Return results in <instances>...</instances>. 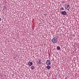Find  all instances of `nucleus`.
<instances>
[{"label": "nucleus", "mask_w": 79, "mask_h": 79, "mask_svg": "<svg viewBox=\"0 0 79 79\" xmlns=\"http://www.w3.org/2000/svg\"><path fill=\"white\" fill-rule=\"evenodd\" d=\"M52 41L53 43L54 44H55L58 41V40L57 39V38H53L52 40Z\"/></svg>", "instance_id": "1"}, {"label": "nucleus", "mask_w": 79, "mask_h": 79, "mask_svg": "<svg viewBox=\"0 0 79 79\" xmlns=\"http://www.w3.org/2000/svg\"><path fill=\"white\" fill-rule=\"evenodd\" d=\"M46 64L48 65H50L51 64V61H50V60H47L46 62Z\"/></svg>", "instance_id": "2"}, {"label": "nucleus", "mask_w": 79, "mask_h": 79, "mask_svg": "<svg viewBox=\"0 0 79 79\" xmlns=\"http://www.w3.org/2000/svg\"><path fill=\"white\" fill-rule=\"evenodd\" d=\"M61 14L63 15H66V12L65 11H62L61 12Z\"/></svg>", "instance_id": "3"}, {"label": "nucleus", "mask_w": 79, "mask_h": 79, "mask_svg": "<svg viewBox=\"0 0 79 79\" xmlns=\"http://www.w3.org/2000/svg\"><path fill=\"white\" fill-rule=\"evenodd\" d=\"M33 64V63H32V62H29L28 63V65H29V66H32Z\"/></svg>", "instance_id": "4"}, {"label": "nucleus", "mask_w": 79, "mask_h": 79, "mask_svg": "<svg viewBox=\"0 0 79 79\" xmlns=\"http://www.w3.org/2000/svg\"><path fill=\"white\" fill-rule=\"evenodd\" d=\"M46 68L48 70H50L51 69V67L49 65H48L46 66Z\"/></svg>", "instance_id": "5"}, {"label": "nucleus", "mask_w": 79, "mask_h": 79, "mask_svg": "<svg viewBox=\"0 0 79 79\" xmlns=\"http://www.w3.org/2000/svg\"><path fill=\"white\" fill-rule=\"evenodd\" d=\"M37 63H38V64H41V62H40V60H38L37 61Z\"/></svg>", "instance_id": "6"}, {"label": "nucleus", "mask_w": 79, "mask_h": 79, "mask_svg": "<svg viewBox=\"0 0 79 79\" xmlns=\"http://www.w3.org/2000/svg\"><path fill=\"white\" fill-rule=\"evenodd\" d=\"M31 69L32 70L33 69H34L35 68V67H34V66L32 65L31 67Z\"/></svg>", "instance_id": "7"}, {"label": "nucleus", "mask_w": 79, "mask_h": 79, "mask_svg": "<svg viewBox=\"0 0 79 79\" xmlns=\"http://www.w3.org/2000/svg\"><path fill=\"white\" fill-rule=\"evenodd\" d=\"M67 8H70V6H69V5L68 4L67 5Z\"/></svg>", "instance_id": "8"}, {"label": "nucleus", "mask_w": 79, "mask_h": 79, "mask_svg": "<svg viewBox=\"0 0 79 79\" xmlns=\"http://www.w3.org/2000/svg\"><path fill=\"white\" fill-rule=\"evenodd\" d=\"M57 50H60V46L57 47Z\"/></svg>", "instance_id": "9"}, {"label": "nucleus", "mask_w": 79, "mask_h": 79, "mask_svg": "<svg viewBox=\"0 0 79 79\" xmlns=\"http://www.w3.org/2000/svg\"><path fill=\"white\" fill-rule=\"evenodd\" d=\"M60 10H64V8L62 7L60 9Z\"/></svg>", "instance_id": "10"}, {"label": "nucleus", "mask_w": 79, "mask_h": 79, "mask_svg": "<svg viewBox=\"0 0 79 79\" xmlns=\"http://www.w3.org/2000/svg\"><path fill=\"white\" fill-rule=\"evenodd\" d=\"M64 8L65 10H67V9H68V7H67V6H65Z\"/></svg>", "instance_id": "11"}, {"label": "nucleus", "mask_w": 79, "mask_h": 79, "mask_svg": "<svg viewBox=\"0 0 79 79\" xmlns=\"http://www.w3.org/2000/svg\"><path fill=\"white\" fill-rule=\"evenodd\" d=\"M69 8H68L67 9V10H69Z\"/></svg>", "instance_id": "12"}, {"label": "nucleus", "mask_w": 79, "mask_h": 79, "mask_svg": "<svg viewBox=\"0 0 79 79\" xmlns=\"http://www.w3.org/2000/svg\"><path fill=\"white\" fill-rule=\"evenodd\" d=\"M0 21H1V18H0Z\"/></svg>", "instance_id": "13"}, {"label": "nucleus", "mask_w": 79, "mask_h": 79, "mask_svg": "<svg viewBox=\"0 0 79 79\" xmlns=\"http://www.w3.org/2000/svg\"><path fill=\"white\" fill-rule=\"evenodd\" d=\"M65 5H66V4H65Z\"/></svg>", "instance_id": "14"}]
</instances>
